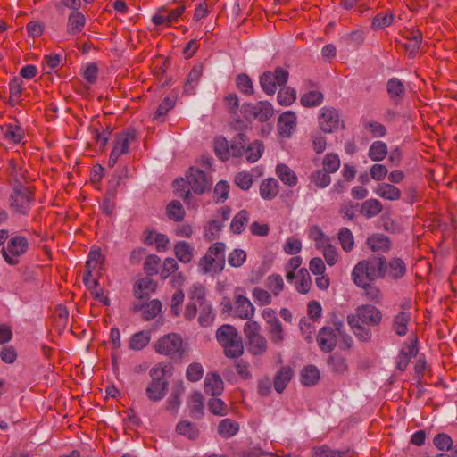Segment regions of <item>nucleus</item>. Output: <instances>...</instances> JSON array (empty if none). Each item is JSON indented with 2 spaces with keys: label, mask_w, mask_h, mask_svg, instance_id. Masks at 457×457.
Instances as JSON below:
<instances>
[{
  "label": "nucleus",
  "mask_w": 457,
  "mask_h": 457,
  "mask_svg": "<svg viewBox=\"0 0 457 457\" xmlns=\"http://www.w3.org/2000/svg\"><path fill=\"white\" fill-rule=\"evenodd\" d=\"M226 245L222 242L213 243L197 263V271L202 275L215 277L225 267Z\"/></svg>",
  "instance_id": "nucleus-1"
},
{
  "label": "nucleus",
  "mask_w": 457,
  "mask_h": 457,
  "mask_svg": "<svg viewBox=\"0 0 457 457\" xmlns=\"http://www.w3.org/2000/svg\"><path fill=\"white\" fill-rule=\"evenodd\" d=\"M211 184L212 182L202 170L190 168L187 173L186 179L183 178L177 179L174 181L173 187L178 195L187 199L190 190L196 194H203L206 189L210 188Z\"/></svg>",
  "instance_id": "nucleus-2"
},
{
  "label": "nucleus",
  "mask_w": 457,
  "mask_h": 457,
  "mask_svg": "<svg viewBox=\"0 0 457 457\" xmlns=\"http://www.w3.org/2000/svg\"><path fill=\"white\" fill-rule=\"evenodd\" d=\"M156 353L174 360L183 359L188 352V345L179 334L169 333L161 337L154 345Z\"/></svg>",
  "instance_id": "nucleus-3"
},
{
  "label": "nucleus",
  "mask_w": 457,
  "mask_h": 457,
  "mask_svg": "<svg viewBox=\"0 0 457 457\" xmlns=\"http://www.w3.org/2000/svg\"><path fill=\"white\" fill-rule=\"evenodd\" d=\"M216 338L222 346L226 356L239 357L244 352V346L237 328L231 325H223L218 328Z\"/></svg>",
  "instance_id": "nucleus-4"
},
{
  "label": "nucleus",
  "mask_w": 457,
  "mask_h": 457,
  "mask_svg": "<svg viewBox=\"0 0 457 457\" xmlns=\"http://www.w3.org/2000/svg\"><path fill=\"white\" fill-rule=\"evenodd\" d=\"M151 382L145 389L147 397L154 402L162 400L167 392L168 382L165 378L166 366L156 365L150 370Z\"/></svg>",
  "instance_id": "nucleus-5"
},
{
  "label": "nucleus",
  "mask_w": 457,
  "mask_h": 457,
  "mask_svg": "<svg viewBox=\"0 0 457 457\" xmlns=\"http://www.w3.org/2000/svg\"><path fill=\"white\" fill-rule=\"evenodd\" d=\"M135 141V134L132 131L126 130L120 133L114 142L110 154L108 165L113 167L122 155L129 153L130 145Z\"/></svg>",
  "instance_id": "nucleus-6"
},
{
  "label": "nucleus",
  "mask_w": 457,
  "mask_h": 457,
  "mask_svg": "<svg viewBox=\"0 0 457 457\" xmlns=\"http://www.w3.org/2000/svg\"><path fill=\"white\" fill-rule=\"evenodd\" d=\"M288 79V72L278 68L273 72H264L260 78V84L262 90L268 95H273L278 87L285 86Z\"/></svg>",
  "instance_id": "nucleus-7"
},
{
  "label": "nucleus",
  "mask_w": 457,
  "mask_h": 457,
  "mask_svg": "<svg viewBox=\"0 0 457 457\" xmlns=\"http://www.w3.org/2000/svg\"><path fill=\"white\" fill-rule=\"evenodd\" d=\"M28 240L21 236L13 237L3 248L4 260L10 265H15L19 262V258L24 254L28 249Z\"/></svg>",
  "instance_id": "nucleus-8"
},
{
  "label": "nucleus",
  "mask_w": 457,
  "mask_h": 457,
  "mask_svg": "<svg viewBox=\"0 0 457 457\" xmlns=\"http://www.w3.org/2000/svg\"><path fill=\"white\" fill-rule=\"evenodd\" d=\"M33 202L32 190L29 187L20 186L16 187L12 195L11 206L17 212L26 214Z\"/></svg>",
  "instance_id": "nucleus-9"
},
{
  "label": "nucleus",
  "mask_w": 457,
  "mask_h": 457,
  "mask_svg": "<svg viewBox=\"0 0 457 457\" xmlns=\"http://www.w3.org/2000/svg\"><path fill=\"white\" fill-rule=\"evenodd\" d=\"M318 123L320 129L325 133H333L343 126L337 112L334 108L328 107L320 110Z\"/></svg>",
  "instance_id": "nucleus-10"
},
{
  "label": "nucleus",
  "mask_w": 457,
  "mask_h": 457,
  "mask_svg": "<svg viewBox=\"0 0 457 457\" xmlns=\"http://www.w3.org/2000/svg\"><path fill=\"white\" fill-rule=\"evenodd\" d=\"M254 314V305L245 295L237 290L233 303V315L241 320H252Z\"/></svg>",
  "instance_id": "nucleus-11"
},
{
  "label": "nucleus",
  "mask_w": 457,
  "mask_h": 457,
  "mask_svg": "<svg viewBox=\"0 0 457 457\" xmlns=\"http://www.w3.org/2000/svg\"><path fill=\"white\" fill-rule=\"evenodd\" d=\"M348 316H353L356 320L361 321L362 324L370 326L379 324L382 320L381 312L377 307L370 304H362L358 306L355 312Z\"/></svg>",
  "instance_id": "nucleus-12"
},
{
  "label": "nucleus",
  "mask_w": 457,
  "mask_h": 457,
  "mask_svg": "<svg viewBox=\"0 0 457 457\" xmlns=\"http://www.w3.org/2000/svg\"><path fill=\"white\" fill-rule=\"evenodd\" d=\"M368 270L372 281L386 276V262L384 258H372L359 262L355 265V272Z\"/></svg>",
  "instance_id": "nucleus-13"
},
{
  "label": "nucleus",
  "mask_w": 457,
  "mask_h": 457,
  "mask_svg": "<svg viewBox=\"0 0 457 457\" xmlns=\"http://www.w3.org/2000/svg\"><path fill=\"white\" fill-rule=\"evenodd\" d=\"M245 112L248 117L259 121H266L273 115L272 104L267 101L249 104L245 106Z\"/></svg>",
  "instance_id": "nucleus-14"
},
{
  "label": "nucleus",
  "mask_w": 457,
  "mask_h": 457,
  "mask_svg": "<svg viewBox=\"0 0 457 457\" xmlns=\"http://www.w3.org/2000/svg\"><path fill=\"white\" fill-rule=\"evenodd\" d=\"M296 128V115L292 111L283 112L278 120V131L282 137H290Z\"/></svg>",
  "instance_id": "nucleus-15"
},
{
  "label": "nucleus",
  "mask_w": 457,
  "mask_h": 457,
  "mask_svg": "<svg viewBox=\"0 0 457 457\" xmlns=\"http://www.w3.org/2000/svg\"><path fill=\"white\" fill-rule=\"evenodd\" d=\"M204 389L205 394L212 396H219L224 389L221 377L216 372H208L204 378Z\"/></svg>",
  "instance_id": "nucleus-16"
},
{
  "label": "nucleus",
  "mask_w": 457,
  "mask_h": 457,
  "mask_svg": "<svg viewBox=\"0 0 457 457\" xmlns=\"http://www.w3.org/2000/svg\"><path fill=\"white\" fill-rule=\"evenodd\" d=\"M174 255L183 264L192 262L195 256L194 246L187 241H178L173 247Z\"/></svg>",
  "instance_id": "nucleus-17"
},
{
  "label": "nucleus",
  "mask_w": 457,
  "mask_h": 457,
  "mask_svg": "<svg viewBox=\"0 0 457 457\" xmlns=\"http://www.w3.org/2000/svg\"><path fill=\"white\" fill-rule=\"evenodd\" d=\"M373 192L378 197L388 201H397L401 198V190L391 183H379L374 188Z\"/></svg>",
  "instance_id": "nucleus-18"
},
{
  "label": "nucleus",
  "mask_w": 457,
  "mask_h": 457,
  "mask_svg": "<svg viewBox=\"0 0 457 457\" xmlns=\"http://www.w3.org/2000/svg\"><path fill=\"white\" fill-rule=\"evenodd\" d=\"M318 345L324 352H330L336 345L337 335L332 328H323L318 335Z\"/></svg>",
  "instance_id": "nucleus-19"
},
{
  "label": "nucleus",
  "mask_w": 457,
  "mask_h": 457,
  "mask_svg": "<svg viewBox=\"0 0 457 457\" xmlns=\"http://www.w3.org/2000/svg\"><path fill=\"white\" fill-rule=\"evenodd\" d=\"M292 282L295 289L301 294H307L312 287V278L305 268L297 270Z\"/></svg>",
  "instance_id": "nucleus-20"
},
{
  "label": "nucleus",
  "mask_w": 457,
  "mask_h": 457,
  "mask_svg": "<svg viewBox=\"0 0 457 457\" xmlns=\"http://www.w3.org/2000/svg\"><path fill=\"white\" fill-rule=\"evenodd\" d=\"M86 24V17L80 12H73L69 15L67 21V31L70 35L75 36L82 31Z\"/></svg>",
  "instance_id": "nucleus-21"
},
{
  "label": "nucleus",
  "mask_w": 457,
  "mask_h": 457,
  "mask_svg": "<svg viewBox=\"0 0 457 457\" xmlns=\"http://www.w3.org/2000/svg\"><path fill=\"white\" fill-rule=\"evenodd\" d=\"M156 288L154 280L148 277L138 279L135 286L134 291L137 298H144L153 293Z\"/></svg>",
  "instance_id": "nucleus-22"
},
{
  "label": "nucleus",
  "mask_w": 457,
  "mask_h": 457,
  "mask_svg": "<svg viewBox=\"0 0 457 457\" xmlns=\"http://www.w3.org/2000/svg\"><path fill=\"white\" fill-rule=\"evenodd\" d=\"M278 194V182L275 179H266L260 186V195L265 200H270Z\"/></svg>",
  "instance_id": "nucleus-23"
},
{
  "label": "nucleus",
  "mask_w": 457,
  "mask_h": 457,
  "mask_svg": "<svg viewBox=\"0 0 457 457\" xmlns=\"http://www.w3.org/2000/svg\"><path fill=\"white\" fill-rule=\"evenodd\" d=\"M347 322L354 335L361 341H368L371 338V331L364 327L361 321L356 320L353 316H347Z\"/></svg>",
  "instance_id": "nucleus-24"
},
{
  "label": "nucleus",
  "mask_w": 457,
  "mask_h": 457,
  "mask_svg": "<svg viewBox=\"0 0 457 457\" xmlns=\"http://www.w3.org/2000/svg\"><path fill=\"white\" fill-rule=\"evenodd\" d=\"M308 237L314 242L316 248L319 250L330 243V238L319 226H312L309 228Z\"/></svg>",
  "instance_id": "nucleus-25"
},
{
  "label": "nucleus",
  "mask_w": 457,
  "mask_h": 457,
  "mask_svg": "<svg viewBox=\"0 0 457 457\" xmlns=\"http://www.w3.org/2000/svg\"><path fill=\"white\" fill-rule=\"evenodd\" d=\"M388 154L387 145L382 141L373 142L368 151V156L373 162L383 161Z\"/></svg>",
  "instance_id": "nucleus-26"
},
{
  "label": "nucleus",
  "mask_w": 457,
  "mask_h": 457,
  "mask_svg": "<svg viewBox=\"0 0 457 457\" xmlns=\"http://www.w3.org/2000/svg\"><path fill=\"white\" fill-rule=\"evenodd\" d=\"M367 244L373 252H386L390 248V242L383 234H375L370 237Z\"/></svg>",
  "instance_id": "nucleus-27"
},
{
  "label": "nucleus",
  "mask_w": 457,
  "mask_h": 457,
  "mask_svg": "<svg viewBox=\"0 0 457 457\" xmlns=\"http://www.w3.org/2000/svg\"><path fill=\"white\" fill-rule=\"evenodd\" d=\"M410 320L411 313L409 312H399L394 319L393 329L398 336H404L407 333Z\"/></svg>",
  "instance_id": "nucleus-28"
},
{
  "label": "nucleus",
  "mask_w": 457,
  "mask_h": 457,
  "mask_svg": "<svg viewBox=\"0 0 457 457\" xmlns=\"http://www.w3.org/2000/svg\"><path fill=\"white\" fill-rule=\"evenodd\" d=\"M383 206L381 202L377 199H369L361 205V213L366 218H372L382 212Z\"/></svg>",
  "instance_id": "nucleus-29"
},
{
  "label": "nucleus",
  "mask_w": 457,
  "mask_h": 457,
  "mask_svg": "<svg viewBox=\"0 0 457 457\" xmlns=\"http://www.w3.org/2000/svg\"><path fill=\"white\" fill-rule=\"evenodd\" d=\"M276 174L284 184L289 187L295 186L298 181L295 173L285 164L277 165Z\"/></svg>",
  "instance_id": "nucleus-30"
},
{
  "label": "nucleus",
  "mask_w": 457,
  "mask_h": 457,
  "mask_svg": "<svg viewBox=\"0 0 457 457\" xmlns=\"http://www.w3.org/2000/svg\"><path fill=\"white\" fill-rule=\"evenodd\" d=\"M246 342L248 351L253 355H262L268 349V342L262 335L255 337Z\"/></svg>",
  "instance_id": "nucleus-31"
},
{
  "label": "nucleus",
  "mask_w": 457,
  "mask_h": 457,
  "mask_svg": "<svg viewBox=\"0 0 457 457\" xmlns=\"http://www.w3.org/2000/svg\"><path fill=\"white\" fill-rule=\"evenodd\" d=\"M292 370L289 367L281 368L274 378V387L278 393H281L291 380Z\"/></svg>",
  "instance_id": "nucleus-32"
},
{
  "label": "nucleus",
  "mask_w": 457,
  "mask_h": 457,
  "mask_svg": "<svg viewBox=\"0 0 457 457\" xmlns=\"http://www.w3.org/2000/svg\"><path fill=\"white\" fill-rule=\"evenodd\" d=\"M405 264L399 258L391 260L388 265L386 264V276H389L393 278H399L403 277L405 273Z\"/></svg>",
  "instance_id": "nucleus-33"
},
{
  "label": "nucleus",
  "mask_w": 457,
  "mask_h": 457,
  "mask_svg": "<svg viewBox=\"0 0 457 457\" xmlns=\"http://www.w3.org/2000/svg\"><path fill=\"white\" fill-rule=\"evenodd\" d=\"M189 412L192 417L199 418L203 414L204 397L202 393L195 392L188 401Z\"/></svg>",
  "instance_id": "nucleus-34"
},
{
  "label": "nucleus",
  "mask_w": 457,
  "mask_h": 457,
  "mask_svg": "<svg viewBox=\"0 0 457 457\" xmlns=\"http://www.w3.org/2000/svg\"><path fill=\"white\" fill-rule=\"evenodd\" d=\"M320 378V370L313 365H308L301 371V382L304 386L315 385Z\"/></svg>",
  "instance_id": "nucleus-35"
},
{
  "label": "nucleus",
  "mask_w": 457,
  "mask_h": 457,
  "mask_svg": "<svg viewBox=\"0 0 457 457\" xmlns=\"http://www.w3.org/2000/svg\"><path fill=\"white\" fill-rule=\"evenodd\" d=\"M200 315L198 321L201 326L208 327L212 325L215 319L214 310L210 303H201Z\"/></svg>",
  "instance_id": "nucleus-36"
},
{
  "label": "nucleus",
  "mask_w": 457,
  "mask_h": 457,
  "mask_svg": "<svg viewBox=\"0 0 457 457\" xmlns=\"http://www.w3.org/2000/svg\"><path fill=\"white\" fill-rule=\"evenodd\" d=\"M3 129L4 137L12 143L19 144L24 137L23 129L17 124H7Z\"/></svg>",
  "instance_id": "nucleus-37"
},
{
  "label": "nucleus",
  "mask_w": 457,
  "mask_h": 457,
  "mask_svg": "<svg viewBox=\"0 0 457 457\" xmlns=\"http://www.w3.org/2000/svg\"><path fill=\"white\" fill-rule=\"evenodd\" d=\"M203 68L201 65H195L188 74L184 90L187 94H194L195 88L202 76Z\"/></svg>",
  "instance_id": "nucleus-38"
},
{
  "label": "nucleus",
  "mask_w": 457,
  "mask_h": 457,
  "mask_svg": "<svg viewBox=\"0 0 457 457\" xmlns=\"http://www.w3.org/2000/svg\"><path fill=\"white\" fill-rule=\"evenodd\" d=\"M151 340V334L148 331H139L134 334L129 341V347L135 351L145 348Z\"/></svg>",
  "instance_id": "nucleus-39"
},
{
  "label": "nucleus",
  "mask_w": 457,
  "mask_h": 457,
  "mask_svg": "<svg viewBox=\"0 0 457 457\" xmlns=\"http://www.w3.org/2000/svg\"><path fill=\"white\" fill-rule=\"evenodd\" d=\"M176 431L188 439H195L199 434L196 426L187 420L179 421L176 426Z\"/></svg>",
  "instance_id": "nucleus-40"
},
{
  "label": "nucleus",
  "mask_w": 457,
  "mask_h": 457,
  "mask_svg": "<svg viewBox=\"0 0 457 457\" xmlns=\"http://www.w3.org/2000/svg\"><path fill=\"white\" fill-rule=\"evenodd\" d=\"M248 221V212L245 210L240 211L237 214L235 215L231 221L230 228L232 232L235 234H241L245 230Z\"/></svg>",
  "instance_id": "nucleus-41"
},
{
  "label": "nucleus",
  "mask_w": 457,
  "mask_h": 457,
  "mask_svg": "<svg viewBox=\"0 0 457 457\" xmlns=\"http://www.w3.org/2000/svg\"><path fill=\"white\" fill-rule=\"evenodd\" d=\"M84 280L87 283L91 295L93 297L103 303L104 305H109L110 301L107 296L104 295V290L98 287V283L96 279L89 280V277H84Z\"/></svg>",
  "instance_id": "nucleus-42"
},
{
  "label": "nucleus",
  "mask_w": 457,
  "mask_h": 457,
  "mask_svg": "<svg viewBox=\"0 0 457 457\" xmlns=\"http://www.w3.org/2000/svg\"><path fill=\"white\" fill-rule=\"evenodd\" d=\"M301 104L305 107L320 105L323 101V95L318 90H310L301 96Z\"/></svg>",
  "instance_id": "nucleus-43"
},
{
  "label": "nucleus",
  "mask_w": 457,
  "mask_h": 457,
  "mask_svg": "<svg viewBox=\"0 0 457 457\" xmlns=\"http://www.w3.org/2000/svg\"><path fill=\"white\" fill-rule=\"evenodd\" d=\"M103 262V256L99 248H92L89 252L87 261V274L85 277H90L94 270L98 268Z\"/></svg>",
  "instance_id": "nucleus-44"
},
{
  "label": "nucleus",
  "mask_w": 457,
  "mask_h": 457,
  "mask_svg": "<svg viewBox=\"0 0 457 457\" xmlns=\"http://www.w3.org/2000/svg\"><path fill=\"white\" fill-rule=\"evenodd\" d=\"M218 429L221 436L231 437L237 433L239 426L230 419H224L220 421Z\"/></svg>",
  "instance_id": "nucleus-45"
},
{
  "label": "nucleus",
  "mask_w": 457,
  "mask_h": 457,
  "mask_svg": "<svg viewBox=\"0 0 457 457\" xmlns=\"http://www.w3.org/2000/svg\"><path fill=\"white\" fill-rule=\"evenodd\" d=\"M264 145L260 141L253 142L245 150L246 160L250 162H255L262 155Z\"/></svg>",
  "instance_id": "nucleus-46"
},
{
  "label": "nucleus",
  "mask_w": 457,
  "mask_h": 457,
  "mask_svg": "<svg viewBox=\"0 0 457 457\" xmlns=\"http://www.w3.org/2000/svg\"><path fill=\"white\" fill-rule=\"evenodd\" d=\"M247 258L246 252L240 248L232 250L228 255V263L233 268L243 266Z\"/></svg>",
  "instance_id": "nucleus-47"
},
{
  "label": "nucleus",
  "mask_w": 457,
  "mask_h": 457,
  "mask_svg": "<svg viewBox=\"0 0 457 457\" xmlns=\"http://www.w3.org/2000/svg\"><path fill=\"white\" fill-rule=\"evenodd\" d=\"M214 151L221 161H227L229 158V145L228 140L223 137H216L214 141Z\"/></svg>",
  "instance_id": "nucleus-48"
},
{
  "label": "nucleus",
  "mask_w": 457,
  "mask_h": 457,
  "mask_svg": "<svg viewBox=\"0 0 457 457\" xmlns=\"http://www.w3.org/2000/svg\"><path fill=\"white\" fill-rule=\"evenodd\" d=\"M277 99L279 104L288 106L295 101L296 92L294 88L284 87L278 91Z\"/></svg>",
  "instance_id": "nucleus-49"
},
{
  "label": "nucleus",
  "mask_w": 457,
  "mask_h": 457,
  "mask_svg": "<svg viewBox=\"0 0 457 457\" xmlns=\"http://www.w3.org/2000/svg\"><path fill=\"white\" fill-rule=\"evenodd\" d=\"M167 215L174 221L182 220L185 217V210L181 203L179 201L170 202L167 205Z\"/></svg>",
  "instance_id": "nucleus-50"
},
{
  "label": "nucleus",
  "mask_w": 457,
  "mask_h": 457,
  "mask_svg": "<svg viewBox=\"0 0 457 457\" xmlns=\"http://www.w3.org/2000/svg\"><path fill=\"white\" fill-rule=\"evenodd\" d=\"M252 297L255 303L260 306L269 305L272 302L271 295L262 287H254L252 291Z\"/></svg>",
  "instance_id": "nucleus-51"
},
{
  "label": "nucleus",
  "mask_w": 457,
  "mask_h": 457,
  "mask_svg": "<svg viewBox=\"0 0 457 457\" xmlns=\"http://www.w3.org/2000/svg\"><path fill=\"white\" fill-rule=\"evenodd\" d=\"M162 311V303L157 300H152L148 302L143 307V316L145 320H150L155 318Z\"/></svg>",
  "instance_id": "nucleus-52"
},
{
  "label": "nucleus",
  "mask_w": 457,
  "mask_h": 457,
  "mask_svg": "<svg viewBox=\"0 0 457 457\" xmlns=\"http://www.w3.org/2000/svg\"><path fill=\"white\" fill-rule=\"evenodd\" d=\"M338 240L344 251L350 252L353 248V236L348 228H343L340 229L338 232Z\"/></svg>",
  "instance_id": "nucleus-53"
},
{
  "label": "nucleus",
  "mask_w": 457,
  "mask_h": 457,
  "mask_svg": "<svg viewBox=\"0 0 457 457\" xmlns=\"http://www.w3.org/2000/svg\"><path fill=\"white\" fill-rule=\"evenodd\" d=\"M266 286L277 296L284 289V281L280 275L273 274L267 278Z\"/></svg>",
  "instance_id": "nucleus-54"
},
{
  "label": "nucleus",
  "mask_w": 457,
  "mask_h": 457,
  "mask_svg": "<svg viewBox=\"0 0 457 457\" xmlns=\"http://www.w3.org/2000/svg\"><path fill=\"white\" fill-rule=\"evenodd\" d=\"M204 376V367L199 362L190 363L186 370V377L191 382L199 381Z\"/></svg>",
  "instance_id": "nucleus-55"
},
{
  "label": "nucleus",
  "mask_w": 457,
  "mask_h": 457,
  "mask_svg": "<svg viewBox=\"0 0 457 457\" xmlns=\"http://www.w3.org/2000/svg\"><path fill=\"white\" fill-rule=\"evenodd\" d=\"M394 16L390 12H380L372 20V27L375 29H381L392 24Z\"/></svg>",
  "instance_id": "nucleus-56"
},
{
  "label": "nucleus",
  "mask_w": 457,
  "mask_h": 457,
  "mask_svg": "<svg viewBox=\"0 0 457 457\" xmlns=\"http://www.w3.org/2000/svg\"><path fill=\"white\" fill-rule=\"evenodd\" d=\"M387 91L390 97L398 100L403 96V86L398 79H391L387 83Z\"/></svg>",
  "instance_id": "nucleus-57"
},
{
  "label": "nucleus",
  "mask_w": 457,
  "mask_h": 457,
  "mask_svg": "<svg viewBox=\"0 0 457 457\" xmlns=\"http://www.w3.org/2000/svg\"><path fill=\"white\" fill-rule=\"evenodd\" d=\"M245 144V137L238 134L229 145V157H239L242 155Z\"/></svg>",
  "instance_id": "nucleus-58"
},
{
  "label": "nucleus",
  "mask_w": 457,
  "mask_h": 457,
  "mask_svg": "<svg viewBox=\"0 0 457 457\" xmlns=\"http://www.w3.org/2000/svg\"><path fill=\"white\" fill-rule=\"evenodd\" d=\"M302 250V242L295 237H289L286 239L283 251L289 255H295Z\"/></svg>",
  "instance_id": "nucleus-59"
},
{
  "label": "nucleus",
  "mask_w": 457,
  "mask_h": 457,
  "mask_svg": "<svg viewBox=\"0 0 457 457\" xmlns=\"http://www.w3.org/2000/svg\"><path fill=\"white\" fill-rule=\"evenodd\" d=\"M340 167V159L337 154H328L323 160V170L329 173L336 172Z\"/></svg>",
  "instance_id": "nucleus-60"
},
{
  "label": "nucleus",
  "mask_w": 457,
  "mask_h": 457,
  "mask_svg": "<svg viewBox=\"0 0 457 457\" xmlns=\"http://www.w3.org/2000/svg\"><path fill=\"white\" fill-rule=\"evenodd\" d=\"M311 179L312 183L321 188L328 187L331 182L329 172H327L324 170H320L313 172L312 174Z\"/></svg>",
  "instance_id": "nucleus-61"
},
{
  "label": "nucleus",
  "mask_w": 457,
  "mask_h": 457,
  "mask_svg": "<svg viewBox=\"0 0 457 457\" xmlns=\"http://www.w3.org/2000/svg\"><path fill=\"white\" fill-rule=\"evenodd\" d=\"M434 445L440 451H449L453 446L451 436L445 433L437 434L433 439Z\"/></svg>",
  "instance_id": "nucleus-62"
},
{
  "label": "nucleus",
  "mask_w": 457,
  "mask_h": 457,
  "mask_svg": "<svg viewBox=\"0 0 457 457\" xmlns=\"http://www.w3.org/2000/svg\"><path fill=\"white\" fill-rule=\"evenodd\" d=\"M208 407L210 411L214 415L225 416L227 414V405L221 399L216 396H213V398L209 401Z\"/></svg>",
  "instance_id": "nucleus-63"
},
{
  "label": "nucleus",
  "mask_w": 457,
  "mask_h": 457,
  "mask_svg": "<svg viewBox=\"0 0 457 457\" xmlns=\"http://www.w3.org/2000/svg\"><path fill=\"white\" fill-rule=\"evenodd\" d=\"M320 251L322 252L326 263L328 266H334L337 262L338 253L336 247L331 245V243L321 248Z\"/></svg>",
  "instance_id": "nucleus-64"
}]
</instances>
